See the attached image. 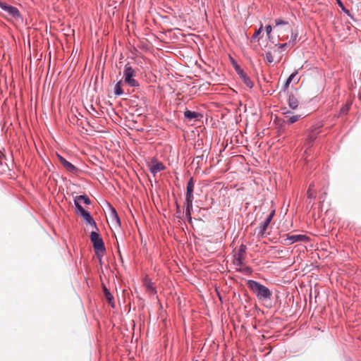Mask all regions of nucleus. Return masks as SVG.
<instances>
[{
	"instance_id": "obj_1",
	"label": "nucleus",
	"mask_w": 361,
	"mask_h": 361,
	"mask_svg": "<svg viewBox=\"0 0 361 361\" xmlns=\"http://www.w3.org/2000/svg\"><path fill=\"white\" fill-rule=\"evenodd\" d=\"M247 287L256 295L259 300H267L271 298L272 293L269 289L259 282L249 280Z\"/></svg>"
},
{
	"instance_id": "obj_2",
	"label": "nucleus",
	"mask_w": 361,
	"mask_h": 361,
	"mask_svg": "<svg viewBox=\"0 0 361 361\" xmlns=\"http://www.w3.org/2000/svg\"><path fill=\"white\" fill-rule=\"evenodd\" d=\"M0 8L4 12V16L11 20L22 21L23 18L16 7L11 6L5 2H0Z\"/></svg>"
},
{
	"instance_id": "obj_3",
	"label": "nucleus",
	"mask_w": 361,
	"mask_h": 361,
	"mask_svg": "<svg viewBox=\"0 0 361 361\" xmlns=\"http://www.w3.org/2000/svg\"><path fill=\"white\" fill-rule=\"evenodd\" d=\"M276 26L275 29L278 34V37L281 40H286L288 39V35L285 34V32H292L291 25L287 21H284L281 19H276L275 20Z\"/></svg>"
},
{
	"instance_id": "obj_4",
	"label": "nucleus",
	"mask_w": 361,
	"mask_h": 361,
	"mask_svg": "<svg viewBox=\"0 0 361 361\" xmlns=\"http://www.w3.org/2000/svg\"><path fill=\"white\" fill-rule=\"evenodd\" d=\"M135 71L129 63L125 65L123 71V78L126 84L130 87H136L139 86V82L134 79Z\"/></svg>"
},
{
	"instance_id": "obj_5",
	"label": "nucleus",
	"mask_w": 361,
	"mask_h": 361,
	"mask_svg": "<svg viewBox=\"0 0 361 361\" xmlns=\"http://www.w3.org/2000/svg\"><path fill=\"white\" fill-rule=\"evenodd\" d=\"M90 240L96 255L103 254L105 252V247L102 238L98 233L92 231L90 233Z\"/></svg>"
},
{
	"instance_id": "obj_6",
	"label": "nucleus",
	"mask_w": 361,
	"mask_h": 361,
	"mask_svg": "<svg viewBox=\"0 0 361 361\" xmlns=\"http://www.w3.org/2000/svg\"><path fill=\"white\" fill-rule=\"evenodd\" d=\"M245 252H246V246L245 245L242 244L240 246L237 253L235 255V263L237 266H239L240 267V270L243 269V270L249 271L250 268L243 267V261L245 259Z\"/></svg>"
},
{
	"instance_id": "obj_7",
	"label": "nucleus",
	"mask_w": 361,
	"mask_h": 361,
	"mask_svg": "<svg viewBox=\"0 0 361 361\" xmlns=\"http://www.w3.org/2000/svg\"><path fill=\"white\" fill-rule=\"evenodd\" d=\"M75 207L77 208V212L80 214V216L90 224L96 227V223L94 221L93 218L90 215V214L84 209V208L80 205V204H78L76 202L75 204Z\"/></svg>"
},
{
	"instance_id": "obj_8",
	"label": "nucleus",
	"mask_w": 361,
	"mask_h": 361,
	"mask_svg": "<svg viewBox=\"0 0 361 361\" xmlns=\"http://www.w3.org/2000/svg\"><path fill=\"white\" fill-rule=\"evenodd\" d=\"M310 240L309 237L306 235H288L287 238L285 239L286 244L291 245L297 242H307Z\"/></svg>"
},
{
	"instance_id": "obj_9",
	"label": "nucleus",
	"mask_w": 361,
	"mask_h": 361,
	"mask_svg": "<svg viewBox=\"0 0 361 361\" xmlns=\"http://www.w3.org/2000/svg\"><path fill=\"white\" fill-rule=\"evenodd\" d=\"M57 157L60 164L66 169V171L72 173H76L78 171V168L65 159L63 157L57 154Z\"/></svg>"
},
{
	"instance_id": "obj_10",
	"label": "nucleus",
	"mask_w": 361,
	"mask_h": 361,
	"mask_svg": "<svg viewBox=\"0 0 361 361\" xmlns=\"http://www.w3.org/2000/svg\"><path fill=\"white\" fill-rule=\"evenodd\" d=\"M193 189H194V183L193 179L191 178L187 184V191H186V197H185V202H189V204H190V201L193 200Z\"/></svg>"
},
{
	"instance_id": "obj_11",
	"label": "nucleus",
	"mask_w": 361,
	"mask_h": 361,
	"mask_svg": "<svg viewBox=\"0 0 361 361\" xmlns=\"http://www.w3.org/2000/svg\"><path fill=\"white\" fill-rule=\"evenodd\" d=\"M236 71L240 76V79L243 80L244 84L249 88H252L253 86V82L251 81L250 78L246 75V73L240 68L236 69Z\"/></svg>"
},
{
	"instance_id": "obj_12",
	"label": "nucleus",
	"mask_w": 361,
	"mask_h": 361,
	"mask_svg": "<svg viewBox=\"0 0 361 361\" xmlns=\"http://www.w3.org/2000/svg\"><path fill=\"white\" fill-rule=\"evenodd\" d=\"M274 214H275V211L273 210L269 215L266 218V219L264 220V221H263L261 224H260V226H259V228H260V233L262 235H263L264 233V232L266 231L268 226L269 225L270 222L271 221L274 216Z\"/></svg>"
},
{
	"instance_id": "obj_13",
	"label": "nucleus",
	"mask_w": 361,
	"mask_h": 361,
	"mask_svg": "<svg viewBox=\"0 0 361 361\" xmlns=\"http://www.w3.org/2000/svg\"><path fill=\"white\" fill-rule=\"evenodd\" d=\"M150 171L155 175L157 173L165 169L164 165L161 162H152L149 165Z\"/></svg>"
},
{
	"instance_id": "obj_14",
	"label": "nucleus",
	"mask_w": 361,
	"mask_h": 361,
	"mask_svg": "<svg viewBox=\"0 0 361 361\" xmlns=\"http://www.w3.org/2000/svg\"><path fill=\"white\" fill-rule=\"evenodd\" d=\"M109 215L112 224H115L116 225L118 226L120 225V219L116 209L114 207H110Z\"/></svg>"
},
{
	"instance_id": "obj_15",
	"label": "nucleus",
	"mask_w": 361,
	"mask_h": 361,
	"mask_svg": "<svg viewBox=\"0 0 361 361\" xmlns=\"http://www.w3.org/2000/svg\"><path fill=\"white\" fill-rule=\"evenodd\" d=\"M319 130L317 129H315L314 130H312L307 135V142L305 145L307 146L308 148L310 147L312 142L316 139L317 135L319 134Z\"/></svg>"
},
{
	"instance_id": "obj_16",
	"label": "nucleus",
	"mask_w": 361,
	"mask_h": 361,
	"mask_svg": "<svg viewBox=\"0 0 361 361\" xmlns=\"http://www.w3.org/2000/svg\"><path fill=\"white\" fill-rule=\"evenodd\" d=\"M144 285L146 288L147 291H148L150 293H156L155 288L154 286L153 283L147 277H146L144 280Z\"/></svg>"
},
{
	"instance_id": "obj_17",
	"label": "nucleus",
	"mask_w": 361,
	"mask_h": 361,
	"mask_svg": "<svg viewBox=\"0 0 361 361\" xmlns=\"http://www.w3.org/2000/svg\"><path fill=\"white\" fill-rule=\"evenodd\" d=\"M184 116L189 120H192V119L198 120L201 117V115L195 111H191L190 110H186L184 112Z\"/></svg>"
},
{
	"instance_id": "obj_18",
	"label": "nucleus",
	"mask_w": 361,
	"mask_h": 361,
	"mask_svg": "<svg viewBox=\"0 0 361 361\" xmlns=\"http://www.w3.org/2000/svg\"><path fill=\"white\" fill-rule=\"evenodd\" d=\"M80 202H83L86 204H90L91 203L90 198L87 195H79L75 197L74 200L75 204L76 202L80 204Z\"/></svg>"
},
{
	"instance_id": "obj_19",
	"label": "nucleus",
	"mask_w": 361,
	"mask_h": 361,
	"mask_svg": "<svg viewBox=\"0 0 361 361\" xmlns=\"http://www.w3.org/2000/svg\"><path fill=\"white\" fill-rule=\"evenodd\" d=\"M104 295H105L106 300L108 301V302L112 307H114V297L111 295V293L109 292V290L106 287H104Z\"/></svg>"
},
{
	"instance_id": "obj_20",
	"label": "nucleus",
	"mask_w": 361,
	"mask_h": 361,
	"mask_svg": "<svg viewBox=\"0 0 361 361\" xmlns=\"http://www.w3.org/2000/svg\"><path fill=\"white\" fill-rule=\"evenodd\" d=\"M288 105L289 106L295 109L298 106V99L294 95H290L288 97Z\"/></svg>"
},
{
	"instance_id": "obj_21",
	"label": "nucleus",
	"mask_w": 361,
	"mask_h": 361,
	"mask_svg": "<svg viewBox=\"0 0 361 361\" xmlns=\"http://www.w3.org/2000/svg\"><path fill=\"white\" fill-rule=\"evenodd\" d=\"M123 85V82L121 80H119L114 86V93L116 96H121L123 94V91L121 88V86Z\"/></svg>"
},
{
	"instance_id": "obj_22",
	"label": "nucleus",
	"mask_w": 361,
	"mask_h": 361,
	"mask_svg": "<svg viewBox=\"0 0 361 361\" xmlns=\"http://www.w3.org/2000/svg\"><path fill=\"white\" fill-rule=\"evenodd\" d=\"M299 117H300V116H298V115H295V116L287 115L285 116V122H286L289 124L294 123L295 122L298 121Z\"/></svg>"
},
{
	"instance_id": "obj_23",
	"label": "nucleus",
	"mask_w": 361,
	"mask_h": 361,
	"mask_svg": "<svg viewBox=\"0 0 361 361\" xmlns=\"http://www.w3.org/2000/svg\"><path fill=\"white\" fill-rule=\"evenodd\" d=\"M351 104L352 103L350 102L343 105L340 110L339 116L347 114L350 109Z\"/></svg>"
},
{
	"instance_id": "obj_24",
	"label": "nucleus",
	"mask_w": 361,
	"mask_h": 361,
	"mask_svg": "<svg viewBox=\"0 0 361 361\" xmlns=\"http://www.w3.org/2000/svg\"><path fill=\"white\" fill-rule=\"evenodd\" d=\"M307 195L308 198L314 199L316 197V192L314 190V184L311 183L309 186Z\"/></svg>"
},
{
	"instance_id": "obj_25",
	"label": "nucleus",
	"mask_w": 361,
	"mask_h": 361,
	"mask_svg": "<svg viewBox=\"0 0 361 361\" xmlns=\"http://www.w3.org/2000/svg\"><path fill=\"white\" fill-rule=\"evenodd\" d=\"M262 30H263V26H262V25H261L260 27L258 30H257L255 31V32L253 34V35L252 37V39L259 41V39L261 38V34L262 32Z\"/></svg>"
},
{
	"instance_id": "obj_26",
	"label": "nucleus",
	"mask_w": 361,
	"mask_h": 361,
	"mask_svg": "<svg viewBox=\"0 0 361 361\" xmlns=\"http://www.w3.org/2000/svg\"><path fill=\"white\" fill-rule=\"evenodd\" d=\"M264 59L269 63L274 62V59L272 53L271 51H267L265 54Z\"/></svg>"
},
{
	"instance_id": "obj_27",
	"label": "nucleus",
	"mask_w": 361,
	"mask_h": 361,
	"mask_svg": "<svg viewBox=\"0 0 361 361\" xmlns=\"http://www.w3.org/2000/svg\"><path fill=\"white\" fill-rule=\"evenodd\" d=\"M186 202L185 214L190 217V211L192 208V201H190V204H189V202Z\"/></svg>"
},
{
	"instance_id": "obj_28",
	"label": "nucleus",
	"mask_w": 361,
	"mask_h": 361,
	"mask_svg": "<svg viewBox=\"0 0 361 361\" xmlns=\"http://www.w3.org/2000/svg\"><path fill=\"white\" fill-rule=\"evenodd\" d=\"M265 29H266V32L267 34V36L269 38L271 37V32L272 31V27L271 25H267L265 27Z\"/></svg>"
},
{
	"instance_id": "obj_29",
	"label": "nucleus",
	"mask_w": 361,
	"mask_h": 361,
	"mask_svg": "<svg viewBox=\"0 0 361 361\" xmlns=\"http://www.w3.org/2000/svg\"><path fill=\"white\" fill-rule=\"evenodd\" d=\"M290 44V41H289L288 44ZM279 49H284L288 47V43L280 44L277 45Z\"/></svg>"
},
{
	"instance_id": "obj_30",
	"label": "nucleus",
	"mask_w": 361,
	"mask_h": 361,
	"mask_svg": "<svg viewBox=\"0 0 361 361\" xmlns=\"http://www.w3.org/2000/svg\"><path fill=\"white\" fill-rule=\"evenodd\" d=\"M291 82V78H288L286 83H285V88L287 89Z\"/></svg>"
},
{
	"instance_id": "obj_31",
	"label": "nucleus",
	"mask_w": 361,
	"mask_h": 361,
	"mask_svg": "<svg viewBox=\"0 0 361 361\" xmlns=\"http://www.w3.org/2000/svg\"><path fill=\"white\" fill-rule=\"evenodd\" d=\"M297 73H293L288 78H291V81L293 80V78H295V76L296 75Z\"/></svg>"
},
{
	"instance_id": "obj_32",
	"label": "nucleus",
	"mask_w": 361,
	"mask_h": 361,
	"mask_svg": "<svg viewBox=\"0 0 361 361\" xmlns=\"http://www.w3.org/2000/svg\"><path fill=\"white\" fill-rule=\"evenodd\" d=\"M276 252L279 255H281L283 254V250H278L276 251Z\"/></svg>"
},
{
	"instance_id": "obj_33",
	"label": "nucleus",
	"mask_w": 361,
	"mask_h": 361,
	"mask_svg": "<svg viewBox=\"0 0 361 361\" xmlns=\"http://www.w3.org/2000/svg\"><path fill=\"white\" fill-rule=\"evenodd\" d=\"M295 39H296V35H295V36H294V37H293V44L294 43V42L295 41Z\"/></svg>"
}]
</instances>
